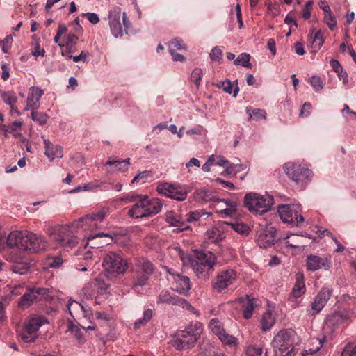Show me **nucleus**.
<instances>
[{
    "label": "nucleus",
    "mask_w": 356,
    "mask_h": 356,
    "mask_svg": "<svg viewBox=\"0 0 356 356\" xmlns=\"http://www.w3.org/2000/svg\"><path fill=\"white\" fill-rule=\"evenodd\" d=\"M203 331L200 322L191 323L184 330H177L172 335L170 343L177 350L191 348L196 343Z\"/></svg>",
    "instance_id": "nucleus-1"
},
{
    "label": "nucleus",
    "mask_w": 356,
    "mask_h": 356,
    "mask_svg": "<svg viewBox=\"0 0 356 356\" xmlns=\"http://www.w3.org/2000/svg\"><path fill=\"white\" fill-rule=\"evenodd\" d=\"M194 273L199 277L206 279L214 270L216 257L211 252H200L189 259Z\"/></svg>",
    "instance_id": "nucleus-2"
},
{
    "label": "nucleus",
    "mask_w": 356,
    "mask_h": 356,
    "mask_svg": "<svg viewBox=\"0 0 356 356\" xmlns=\"http://www.w3.org/2000/svg\"><path fill=\"white\" fill-rule=\"evenodd\" d=\"M163 204L158 198L149 199L147 196L140 197V199L129 210L130 217L143 218L159 213Z\"/></svg>",
    "instance_id": "nucleus-3"
},
{
    "label": "nucleus",
    "mask_w": 356,
    "mask_h": 356,
    "mask_svg": "<svg viewBox=\"0 0 356 356\" xmlns=\"http://www.w3.org/2000/svg\"><path fill=\"white\" fill-rule=\"evenodd\" d=\"M295 335V332L291 329L280 330L271 343L274 356H291L294 349Z\"/></svg>",
    "instance_id": "nucleus-4"
},
{
    "label": "nucleus",
    "mask_w": 356,
    "mask_h": 356,
    "mask_svg": "<svg viewBox=\"0 0 356 356\" xmlns=\"http://www.w3.org/2000/svg\"><path fill=\"white\" fill-rule=\"evenodd\" d=\"M72 222L65 225H56L48 228L47 234L50 238L63 247L72 248L78 243L73 229H75Z\"/></svg>",
    "instance_id": "nucleus-5"
},
{
    "label": "nucleus",
    "mask_w": 356,
    "mask_h": 356,
    "mask_svg": "<svg viewBox=\"0 0 356 356\" xmlns=\"http://www.w3.org/2000/svg\"><path fill=\"white\" fill-rule=\"evenodd\" d=\"M154 271V266L149 260L144 257L135 259L134 266L131 269L133 287L147 284Z\"/></svg>",
    "instance_id": "nucleus-6"
},
{
    "label": "nucleus",
    "mask_w": 356,
    "mask_h": 356,
    "mask_svg": "<svg viewBox=\"0 0 356 356\" xmlns=\"http://www.w3.org/2000/svg\"><path fill=\"white\" fill-rule=\"evenodd\" d=\"M274 202L273 197L268 194L250 193L245 195L244 203L250 212L263 214L269 210Z\"/></svg>",
    "instance_id": "nucleus-7"
},
{
    "label": "nucleus",
    "mask_w": 356,
    "mask_h": 356,
    "mask_svg": "<svg viewBox=\"0 0 356 356\" xmlns=\"http://www.w3.org/2000/svg\"><path fill=\"white\" fill-rule=\"evenodd\" d=\"M284 169L289 178L302 187L311 181L312 172L300 164L286 163L284 165Z\"/></svg>",
    "instance_id": "nucleus-8"
},
{
    "label": "nucleus",
    "mask_w": 356,
    "mask_h": 356,
    "mask_svg": "<svg viewBox=\"0 0 356 356\" xmlns=\"http://www.w3.org/2000/svg\"><path fill=\"white\" fill-rule=\"evenodd\" d=\"M102 266L110 274H123L127 269V263L122 257L114 252H109L104 259Z\"/></svg>",
    "instance_id": "nucleus-9"
},
{
    "label": "nucleus",
    "mask_w": 356,
    "mask_h": 356,
    "mask_svg": "<svg viewBox=\"0 0 356 356\" xmlns=\"http://www.w3.org/2000/svg\"><path fill=\"white\" fill-rule=\"evenodd\" d=\"M156 191L161 195L177 201H184L188 195V191L184 186L167 182L158 184Z\"/></svg>",
    "instance_id": "nucleus-10"
},
{
    "label": "nucleus",
    "mask_w": 356,
    "mask_h": 356,
    "mask_svg": "<svg viewBox=\"0 0 356 356\" xmlns=\"http://www.w3.org/2000/svg\"><path fill=\"white\" fill-rule=\"evenodd\" d=\"M47 323L46 318L43 316H36L29 319L25 323L20 333L22 340L26 343L33 342L38 337L39 328Z\"/></svg>",
    "instance_id": "nucleus-11"
},
{
    "label": "nucleus",
    "mask_w": 356,
    "mask_h": 356,
    "mask_svg": "<svg viewBox=\"0 0 356 356\" xmlns=\"http://www.w3.org/2000/svg\"><path fill=\"white\" fill-rule=\"evenodd\" d=\"M277 211L280 218L285 222L298 225L304 221L300 204L280 205L278 207Z\"/></svg>",
    "instance_id": "nucleus-12"
},
{
    "label": "nucleus",
    "mask_w": 356,
    "mask_h": 356,
    "mask_svg": "<svg viewBox=\"0 0 356 356\" xmlns=\"http://www.w3.org/2000/svg\"><path fill=\"white\" fill-rule=\"evenodd\" d=\"M106 216V211L102 209L95 213L87 215L80 218L77 221L73 222L76 229H82L83 230H93L100 227V224Z\"/></svg>",
    "instance_id": "nucleus-13"
},
{
    "label": "nucleus",
    "mask_w": 356,
    "mask_h": 356,
    "mask_svg": "<svg viewBox=\"0 0 356 356\" xmlns=\"http://www.w3.org/2000/svg\"><path fill=\"white\" fill-rule=\"evenodd\" d=\"M49 296V289L47 288H28L21 297L18 305L19 307L25 309L35 302L47 300Z\"/></svg>",
    "instance_id": "nucleus-14"
},
{
    "label": "nucleus",
    "mask_w": 356,
    "mask_h": 356,
    "mask_svg": "<svg viewBox=\"0 0 356 356\" xmlns=\"http://www.w3.org/2000/svg\"><path fill=\"white\" fill-rule=\"evenodd\" d=\"M238 277L236 272L231 268L218 273L212 282L213 288L218 292H222L233 284Z\"/></svg>",
    "instance_id": "nucleus-15"
},
{
    "label": "nucleus",
    "mask_w": 356,
    "mask_h": 356,
    "mask_svg": "<svg viewBox=\"0 0 356 356\" xmlns=\"http://www.w3.org/2000/svg\"><path fill=\"white\" fill-rule=\"evenodd\" d=\"M275 241V228L271 225H266L259 231L257 243L259 247L266 248L273 245Z\"/></svg>",
    "instance_id": "nucleus-16"
},
{
    "label": "nucleus",
    "mask_w": 356,
    "mask_h": 356,
    "mask_svg": "<svg viewBox=\"0 0 356 356\" xmlns=\"http://www.w3.org/2000/svg\"><path fill=\"white\" fill-rule=\"evenodd\" d=\"M26 245L27 252H36L45 249L47 246V241L44 236H38L37 234L26 231Z\"/></svg>",
    "instance_id": "nucleus-17"
},
{
    "label": "nucleus",
    "mask_w": 356,
    "mask_h": 356,
    "mask_svg": "<svg viewBox=\"0 0 356 356\" xmlns=\"http://www.w3.org/2000/svg\"><path fill=\"white\" fill-rule=\"evenodd\" d=\"M26 231H13L7 238L8 245L10 248H16L20 251L25 252L26 245Z\"/></svg>",
    "instance_id": "nucleus-18"
},
{
    "label": "nucleus",
    "mask_w": 356,
    "mask_h": 356,
    "mask_svg": "<svg viewBox=\"0 0 356 356\" xmlns=\"http://www.w3.org/2000/svg\"><path fill=\"white\" fill-rule=\"evenodd\" d=\"M121 8H114L109 11L108 19L110 29L114 37L118 38L122 35V26L120 23Z\"/></svg>",
    "instance_id": "nucleus-19"
},
{
    "label": "nucleus",
    "mask_w": 356,
    "mask_h": 356,
    "mask_svg": "<svg viewBox=\"0 0 356 356\" xmlns=\"http://www.w3.org/2000/svg\"><path fill=\"white\" fill-rule=\"evenodd\" d=\"M332 294V290L328 287H323L316 296L314 302L312 303V315L319 313L325 307Z\"/></svg>",
    "instance_id": "nucleus-20"
},
{
    "label": "nucleus",
    "mask_w": 356,
    "mask_h": 356,
    "mask_svg": "<svg viewBox=\"0 0 356 356\" xmlns=\"http://www.w3.org/2000/svg\"><path fill=\"white\" fill-rule=\"evenodd\" d=\"M331 266L330 260L325 257L309 255L307 258V268L308 270L316 271L319 269L328 270Z\"/></svg>",
    "instance_id": "nucleus-21"
},
{
    "label": "nucleus",
    "mask_w": 356,
    "mask_h": 356,
    "mask_svg": "<svg viewBox=\"0 0 356 356\" xmlns=\"http://www.w3.org/2000/svg\"><path fill=\"white\" fill-rule=\"evenodd\" d=\"M167 272L172 275V280L175 282V284L172 288L173 290L181 294H185L190 290V280L187 276L174 273L169 268L167 269Z\"/></svg>",
    "instance_id": "nucleus-22"
},
{
    "label": "nucleus",
    "mask_w": 356,
    "mask_h": 356,
    "mask_svg": "<svg viewBox=\"0 0 356 356\" xmlns=\"http://www.w3.org/2000/svg\"><path fill=\"white\" fill-rule=\"evenodd\" d=\"M157 302L167 303L179 307L189 306L186 300L177 296L172 295L168 291H162L160 293Z\"/></svg>",
    "instance_id": "nucleus-23"
},
{
    "label": "nucleus",
    "mask_w": 356,
    "mask_h": 356,
    "mask_svg": "<svg viewBox=\"0 0 356 356\" xmlns=\"http://www.w3.org/2000/svg\"><path fill=\"white\" fill-rule=\"evenodd\" d=\"M43 95V91L38 87H31L29 89L26 100L25 111L29 109H37L40 106V99Z\"/></svg>",
    "instance_id": "nucleus-24"
},
{
    "label": "nucleus",
    "mask_w": 356,
    "mask_h": 356,
    "mask_svg": "<svg viewBox=\"0 0 356 356\" xmlns=\"http://www.w3.org/2000/svg\"><path fill=\"white\" fill-rule=\"evenodd\" d=\"M89 287H96L97 293L102 294L106 292L108 287V284L102 277H98L93 280L89 282L83 289L84 294H91L92 291H90Z\"/></svg>",
    "instance_id": "nucleus-25"
},
{
    "label": "nucleus",
    "mask_w": 356,
    "mask_h": 356,
    "mask_svg": "<svg viewBox=\"0 0 356 356\" xmlns=\"http://www.w3.org/2000/svg\"><path fill=\"white\" fill-rule=\"evenodd\" d=\"M45 145V155L50 159L54 160L55 158H62L63 156V148L60 145H53L49 140H44Z\"/></svg>",
    "instance_id": "nucleus-26"
},
{
    "label": "nucleus",
    "mask_w": 356,
    "mask_h": 356,
    "mask_svg": "<svg viewBox=\"0 0 356 356\" xmlns=\"http://www.w3.org/2000/svg\"><path fill=\"white\" fill-rule=\"evenodd\" d=\"M78 37L74 34H68L65 43V49L63 51V56L72 58V53L75 51Z\"/></svg>",
    "instance_id": "nucleus-27"
},
{
    "label": "nucleus",
    "mask_w": 356,
    "mask_h": 356,
    "mask_svg": "<svg viewBox=\"0 0 356 356\" xmlns=\"http://www.w3.org/2000/svg\"><path fill=\"white\" fill-rule=\"evenodd\" d=\"M98 250L94 249L93 251L88 250L86 251L82 257V259L85 261L84 264L79 263L76 265V269L80 271H86L88 269L91 268L92 266L93 261V255L94 254L97 253Z\"/></svg>",
    "instance_id": "nucleus-28"
},
{
    "label": "nucleus",
    "mask_w": 356,
    "mask_h": 356,
    "mask_svg": "<svg viewBox=\"0 0 356 356\" xmlns=\"http://www.w3.org/2000/svg\"><path fill=\"white\" fill-rule=\"evenodd\" d=\"M309 42L314 52L318 51L324 43L323 33L321 30L309 34Z\"/></svg>",
    "instance_id": "nucleus-29"
},
{
    "label": "nucleus",
    "mask_w": 356,
    "mask_h": 356,
    "mask_svg": "<svg viewBox=\"0 0 356 356\" xmlns=\"http://www.w3.org/2000/svg\"><path fill=\"white\" fill-rule=\"evenodd\" d=\"M305 285L303 274L298 273L296 277V282L292 289L291 295L297 298L305 293Z\"/></svg>",
    "instance_id": "nucleus-30"
},
{
    "label": "nucleus",
    "mask_w": 356,
    "mask_h": 356,
    "mask_svg": "<svg viewBox=\"0 0 356 356\" xmlns=\"http://www.w3.org/2000/svg\"><path fill=\"white\" fill-rule=\"evenodd\" d=\"M275 317L273 314L267 311L263 314L260 320V326L261 329L266 332L270 330L273 325L275 324Z\"/></svg>",
    "instance_id": "nucleus-31"
},
{
    "label": "nucleus",
    "mask_w": 356,
    "mask_h": 356,
    "mask_svg": "<svg viewBox=\"0 0 356 356\" xmlns=\"http://www.w3.org/2000/svg\"><path fill=\"white\" fill-rule=\"evenodd\" d=\"M247 302L243 305V316L245 319H249L252 317L253 311L257 306L255 302L257 299L251 298L250 295L246 296Z\"/></svg>",
    "instance_id": "nucleus-32"
},
{
    "label": "nucleus",
    "mask_w": 356,
    "mask_h": 356,
    "mask_svg": "<svg viewBox=\"0 0 356 356\" xmlns=\"http://www.w3.org/2000/svg\"><path fill=\"white\" fill-rule=\"evenodd\" d=\"M166 222L171 227H176L178 231L186 230L189 228L184 222L176 218L172 211H170L166 214Z\"/></svg>",
    "instance_id": "nucleus-33"
},
{
    "label": "nucleus",
    "mask_w": 356,
    "mask_h": 356,
    "mask_svg": "<svg viewBox=\"0 0 356 356\" xmlns=\"http://www.w3.org/2000/svg\"><path fill=\"white\" fill-rule=\"evenodd\" d=\"M153 312L151 309H147L144 311L143 316L142 318L138 319L134 325V327L136 330L140 328L141 327L145 326L152 318Z\"/></svg>",
    "instance_id": "nucleus-34"
},
{
    "label": "nucleus",
    "mask_w": 356,
    "mask_h": 356,
    "mask_svg": "<svg viewBox=\"0 0 356 356\" xmlns=\"http://www.w3.org/2000/svg\"><path fill=\"white\" fill-rule=\"evenodd\" d=\"M106 165H115V168L117 170L124 171L127 169L128 165H129V159H127L122 161L113 160L110 159L106 162Z\"/></svg>",
    "instance_id": "nucleus-35"
},
{
    "label": "nucleus",
    "mask_w": 356,
    "mask_h": 356,
    "mask_svg": "<svg viewBox=\"0 0 356 356\" xmlns=\"http://www.w3.org/2000/svg\"><path fill=\"white\" fill-rule=\"evenodd\" d=\"M250 55L246 53L241 54L234 61L236 65H242L247 68H251L252 64L250 63Z\"/></svg>",
    "instance_id": "nucleus-36"
},
{
    "label": "nucleus",
    "mask_w": 356,
    "mask_h": 356,
    "mask_svg": "<svg viewBox=\"0 0 356 356\" xmlns=\"http://www.w3.org/2000/svg\"><path fill=\"white\" fill-rule=\"evenodd\" d=\"M209 327L218 337L225 332V330L222 327L221 323L216 318H213L210 321Z\"/></svg>",
    "instance_id": "nucleus-37"
},
{
    "label": "nucleus",
    "mask_w": 356,
    "mask_h": 356,
    "mask_svg": "<svg viewBox=\"0 0 356 356\" xmlns=\"http://www.w3.org/2000/svg\"><path fill=\"white\" fill-rule=\"evenodd\" d=\"M218 338L224 345H227L229 346H237L238 344L237 338L232 335H229L226 332L220 335Z\"/></svg>",
    "instance_id": "nucleus-38"
},
{
    "label": "nucleus",
    "mask_w": 356,
    "mask_h": 356,
    "mask_svg": "<svg viewBox=\"0 0 356 356\" xmlns=\"http://www.w3.org/2000/svg\"><path fill=\"white\" fill-rule=\"evenodd\" d=\"M30 266L26 262H18L13 265L12 270L15 273L25 275L29 272Z\"/></svg>",
    "instance_id": "nucleus-39"
},
{
    "label": "nucleus",
    "mask_w": 356,
    "mask_h": 356,
    "mask_svg": "<svg viewBox=\"0 0 356 356\" xmlns=\"http://www.w3.org/2000/svg\"><path fill=\"white\" fill-rule=\"evenodd\" d=\"M0 95L3 99V101L10 105L11 106L12 110L13 108V104L17 102V97L13 92H5L0 90Z\"/></svg>",
    "instance_id": "nucleus-40"
},
{
    "label": "nucleus",
    "mask_w": 356,
    "mask_h": 356,
    "mask_svg": "<svg viewBox=\"0 0 356 356\" xmlns=\"http://www.w3.org/2000/svg\"><path fill=\"white\" fill-rule=\"evenodd\" d=\"M36 109L31 110V118L33 120L38 122L40 125L47 123L48 116L43 112H38Z\"/></svg>",
    "instance_id": "nucleus-41"
},
{
    "label": "nucleus",
    "mask_w": 356,
    "mask_h": 356,
    "mask_svg": "<svg viewBox=\"0 0 356 356\" xmlns=\"http://www.w3.org/2000/svg\"><path fill=\"white\" fill-rule=\"evenodd\" d=\"M67 331L73 333L79 342L83 341V332L79 326L74 325L72 322H69Z\"/></svg>",
    "instance_id": "nucleus-42"
},
{
    "label": "nucleus",
    "mask_w": 356,
    "mask_h": 356,
    "mask_svg": "<svg viewBox=\"0 0 356 356\" xmlns=\"http://www.w3.org/2000/svg\"><path fill=\"white\" fill-rule=\"evenodd\" d=\"M229 225L234 231L243 235H248L250 231L249 226L243 222L230 223Z\"/></svg>",
    "instance_id": "nucleus-43"
},
{
    "label": "nucleus",
    "mask_w": 356,
    "mask_h": 356,
    "mask_svg": "<svg viewBox=\"0 0 356 356\" xmlns=\"http://www.w3.org/2000/svg\"><path fill=\"white\" fill-rule=\"evenodd\" d=\"M210 216L211 213H207L204 210L191 211L188 214L186 220L188 222L197 221L203 216Z\"/></svg>",
    "instance_id": "nucleus-44"
},
{
    "label": "nucleus",
    "mask_w": 356,
    "mask_h": 356,
    "mask_svg": "<svg viewBox=\"0 0 356 356\" xmlns=\"http://www.w3.org/2000/svg\"><path fill=\"white\" fill-rule=\"evenodd\" d=\"M324 22L330 30H334L337 26V21L332 11L324 13Z\"/></svg>",
    "instance_id": "nucleus-45"
},
{
    "label": "nucleus",
    "mask_w": 356,
    "mask_h": 356,
    "mask_svg": "<svg viewBox=\"0 0 356 356\" xmlns=\"http://www.w3.org/2000/svg\"><path fill=\"white\" fill-rule=\"evenodd\" d=\"M245 169V167L243 165L232 163L226 167L225 172L228 175H236Z\"/></svg>",
    "instance_id": "nucleus-46"
},
{
    "label": "nucleus",
    "mask_w": 356,
    "mask_h": 356,
    "mask_svg": "<svg viewBox=\"0 0 356 356\" xmlns=\"http://www.w3.org/2000/svg\"><path fill=\"white\" fill-rule=\"evenodd\" d=\"M262 348L257 346H249L245 350V356H261Z\"/></svg>",
    "instance_id": "nucleus-47"
},
{
    "label": "nucleus",
    "mask_w": 356,
    "mask_h": 356,
    "mask_svg": "<svg viewBox=\"0 0 356 356\" xmlns=\"http://www.w3.org/2000/svg\"><path fill=\"white\" fill-rule=\"evenodd\" d=\"M169 49H173L175 51L181 50L186 49V45L184 44L182 40L176 38L170 40L168 43Z\"/></svg>",
    "instance_id": "nucleus-48"
},
{
    "label": "nucleus",
    "mask_w": 356,
    "mask_h": 356,
    "mask_svg": "<svg viewBox=\"0 0 356 356\" xmlns=\"http://www.w3.org/2000/svg\"><path fill=\"white\" fill-rule=\"evenodd\" d=\"M202 78V70L200 68H195L191 74V79L197 86H199Z\"/></svg>",
    "instance_id": "nucleus-49"
},
{
    "label": "nucleus",
    "mask_w": 356,
    "mask_h": 356,
    "mask_svg": "<svg viewBox=\"0 0 356 356\" xmlns=\"http://www.w3.org/2000/svg\"><path fill=\"white\" fill-rule=\"evenodd\" d=\"M248 113H249V120L252 118V116L257 120H266V113L264 110L262 109H254L252 111V113H250L249 108L247 110Z\"/></svg>",
    "instance_id": "nucleus-50"
},
{
    "label": "nucleus",
    "mask_w": 356,
    "mask_h": 356,
    "mask_svg": "<svg viewBox=\"0 0 356 356\" xmlns=\"http://www.w3.org/2000/svg\"><path fill=\"white\" fill-rule=\"evenodd\" d=\"M286 244L288 246H290L291 248H299L300 243L299 241L300 240V236L297 234H291L289 236L286 237Z\"/></svg>",
    "instance_id": "nucleus-51"
},
{
    "label": "nucleus",
    "mask_w": 356,
    "mask_h": 356,
    "mask_svg": "<svg viewBox=\"0 0 356 356\" xmlns=\"http://www.w3.org/2000/svg\"><path fill=\"white\" fill-rule=\"evenodd\" d=\"M309 81L316 91H319L323 88V82L319 76H313L309 78Z\"/></svg>",
    "instance_id": "nucleus-52"
},
{
    "label": "nucleus",
    "mask_w": 356,
    "mask_h": 356,
    "mask_svg": "<svg viewBox=\"0 0 356 356\" xmlns=\"http://www.w3.org/2000/svg\"><path fill=\"white\" fill-rule=\"evenodd\" d=\"M222 51L218 47H215L210 53V58L212 60L220 61L222 60Z\"/></svg>",
    "instance_id": "nucleus-53"
},
{
    "label": "nucleus",
    "mask_w": 356,
    "mask_h": 356,
    "mask_svg": "<svg viewBox=\"0 0 356 356\" xmlns=\"http://www.w3.org/2000/svg\"><path fill=\"white\" fill-rule=\"evenodd\" d=\"M63 262V259L60 257H54L48 259L49 266L54 268H59Z\"/></svg>",
    "instance_id": "nucleus-54"
},
{
    "label": "nucleus",
    "mask_w": 356,
    "mask_h": 356,
    "mask_svg": "<svg viewBox=\"0 0 356 356\" xmlns=\"http://www.w3.org/2000/svg\"><path fill=\"white\" fill-rule=\"evenodd\" d=\"M67 308L69 310V313L70 314L71 316H72V309H74V310H79L80 309L81 311L83 310V305L76 301H69L68 304H67Z\"/></svg>",
    "instance_id": "nucleus-55"
},
{
    "label": "nucleus",
    "mask_w": 356,
    "mask_h": 356,
    "mask_svg": "<svg viewBox=\"0 0 356 356\" xmlns=\"http://www.w3.org/2000/svg\"><path fill=\"white\" fill-rule=\"evenodd\" d=\"M313 1H307L302 10V17L305 19H309L311 16V8L312 7Z\"/></svg>",
    "instance_id": "nucleus-56"
},
{
    "label": "nucleus",
    "mask_w": 356,
    "mask_h": 356,
    "mask_svg": "<svg viewBox=\"0 0 356 356\" xmlns=\"http://www.w3.org/2000/svg\"><path fill=\"white\" fill-rule=\"evenodd\" d=\"M83 16H86L87 19L89 20L90 23L92 24H96L99 22V18L96 13H83Z\"/></svg>",
    "instance_id": "nucleus-57"
},
{
    "label": "nucleus",
    "mask_w": 356,
    "mask_h": 356,
    "mask_svg": "<svg viewBox=\"0 0 356 356\" xmlns=\"http://www.w3.org/2000/svg\"><path fill=\"white\" fill-rule=\"evenodd\" d=\"M169 52H170V55L172 56V60L174 61H179V62L185 61L186 58L183 55H181L179 53H177L176 51H175V49H169Z\"/></svg>",
    "instance_id": "nucleus-58"
},
{
    "label": "nucleus",
    "mask_w": 356,
    "mask_h": 356,
    "mask_svg": "<svg viewBox=\"0 0 356 356\" xmlns=\"http://www.w3.org/2000/svg\"><path fill=\"white\" fill-rule=\"evenodd\" d=\"M221 85H222L223 90L225 92H227L228 94H232V92L233 91V84L231 83V81L229 79H227L225 81H222L221 83Z\"/></svg>",
    "instance_id": "nucleus-59"
},
{
    "label": "nucleus",
    "mask_w": 356,
    "mask_h": 356,
    "mask_svg": "<svg viewBox=\"0 0 356 356\" xmlns=\"http://www.w3.org/2000/svg\"><path fill=\"white\" fill-rule=\"evenodd\" d=\"M88 56L89 53L88 51H82L79 56H72V58L75 63L79 61L85 62Z\"/></svg>",
    "instance_id": "nucleus-60"
},
{
    "label": "nucleus",
    "mask_w": 356,
    "mask_h": 356,
    "mask_svg": "<svg viewBox=\"0 0 356 356\" xmlns=\"http://www.w3.org/2000/svg\"><path fill=\"white\" fill-rule=\"evenodd\" d=\"M215 162V156L211 155L208 159L207 161L202 165V170L204 172H209L210 170V168L212 165H214Z\"/></svg>",
    "instance_id": "nucleus-61"
},
{
    "label": "nucleus",
    "mask_w": 356,
    "mask_h": 356,
    "mask_svg": "<svg viewBox=\"0 0 356 356\" xmlns=\"http://www.w3.org/2000/svg\"><path fill=\"white\" fill-rule=\"evenodd\" d=\"M229 161L225 159L222 156H215V162L214 165H217L219 166H225L229 165Z\"/></svg>",
    "instance_id": "nucleus-62"
},
{
    "label": "nucleus",
    "mask_w": 356,
    "mask_h": 356,
    "mask_svg": "<svg viewBox=\"0 0 356 356\" xmlns=\"http://www.w3.org/2000/svg\"><path fill=\"white\" fill-rule=\"evenodd\" d=\"M330 65L331 67H332V69L337 73V74H339V72H341V73L343 72V68L341 67V65H340L339 62L337 60H330Z\"/></svg>",
    "instance_id": "nucleus-63"
},
{
    "label": "nucleus",
    "mask_w": 356,
    "mask_h": 356,
    "mask_svg": "<svg viewBox=\"0 0 356 356\" xmlns=\"http://www.w3.org/2000/svg\"><path fill=\"white\" fill-rule=\"evenodd\" d=\"M208 197L209 195L205 191H200L196 193V199L198 200L207 202L208 200Z\"/></svg>",
    "instance_id": "nucleus-64"
}]
</instances>
